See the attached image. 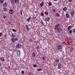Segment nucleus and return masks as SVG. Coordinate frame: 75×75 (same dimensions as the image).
<instances>
[{
    "label": "nucleus",
    "mask_w": 75,
    "mask_h": 75,
    "mask_svg": "<svg viewBox=\"0 0 75 75\" xmlns=\"http://www.w3.org/2000/svg\"><path fill=\"white\" fill-rule=\"evenodd\" d=\"M18 39L17 38L15 39V37H13L12 38L11 40L12 42H15L16 41H18Z\"/></svg>",
    "instance_id": "f257e3e1"
},
{
    "label": "nucleus",
    "mask_w": 75,
    "mask_h": 75,
    "mask_svg": "<svg viewBox=\"0 0 75 75\" xmlns=\"http://www.w3.org/2000/svg\"><path fill=\"white\" fill-rule=\"evenodd\" d=\"M9 13L10 14H13L14 13V11L12 9H10L9 11Z\"/></svg>",
    "instance_id": "f03ea898"
},
{
    "label": "nucleus",
    "mask_w": 75,
    "mask_h": 75,
    "mask_svg": "<svg viewBox=\"0 0 75 75\" xmlns=\"http://www.w3.org/2000/svg\"><path fill=\"white\" fill-rule=\"evenodd\" d=\"M21 45L20 44H18L16 46V48H21Z\"/></svg>",
    "instance_id": "7ed1b4c3"
},
{
    "label": "nucleus",
    "mask_w": 75,
    "mask_h": 75,
    "mask_svg": "<svg viewBox=\"0 0 75 75\" xmlns=\"http://www.w3.org/2000/svg\"><path fill=\"white\" fill-rule=\"evenodd\" d=\"M16 54H17V55L18 57H20V51L19 50H17L16 52Z\"/></svg>",
    "instance_id": "20e7f679"
},
{
    "label": "nucleus",
    "mask_w": 75,
    "mask_h": 75,
    "mask_svg": "<svg viewBox=\"0 0 75 75\" xmlns=\"http://www.w3.org/2000/svg\"><path fill=\"white\" fill-rule=\"evenodd\" d=\"M57 31L59 33H61L62 31L61 28V27H59L57 29Z\"/></svg>",
    "instance_id": "39448f33"
},
{
    "label": "nucleus",
    "mask_w": 75,
    "mask_h": 75,
    "mask_svg": "<svg viewBox=\"0 0 75 75\" xmlns=\"http://www.w3.org/2000/svg\"><path fill=\"white\" fill-rule=\"evenodd\" d=\"M59 25V24H57L56 25L55 27V30H57L58 29V27Z\"/></svg>",
    "instance_id": "423d86ee"
},
{
    "label": "nucleus",
    "mask_w": 75,
    "mask_h": 75,
    "mask_svg": "<svg viewBox=\"0 0 75 75\" xmlns=\"http://www.w3.org/2000/svg\"><path fill=\"white\" fill-rule=\"evenodd\" d=\"M32 55L33 57H35L36 56V54H35V53L33 52L32 54Z\"/></svg>",
    "instance_id": "0eeeda50"
},
{
    "label": "nucleus",
    "mask_w": 75,
    "mask_h": 75,
    "mask_svg": "<svg viewBox=\"0 0 75 75\" xmlns=\"http://www.w3.org/2000/svg\"><path fill=\"white\" fill-rule=\"evenodd\" d=\"M61 67H62V65L61 64H59L58 65V67L59 69H61Z\"/></svg>",
    "instance_id": "6e6552de"
},
{
    "label": "nucleus",
    "mask_w": 75,
    "mask_h": 75,
    "mask_svg": "<svg viewBox=\"0 0 75 75\" xmlns=\"http://www.w3.org/2000/svg\"><path fill=\"white\" fill-rule=\"evenodd\" d=\"M50 17H48L47 18H45V20H46V21H48L50 20Z\"/></svg>",
    "instance_id": "1a4fd4ad"
},
{
    "label": "nucleus",
    "mask_w": 75,
    "mask_h": 75,
    "mask_svg": "<svg viewBox=\"0 0 75 75\" xmlns=\"http://www.w3.org/2000/svg\"><path fill=\"white\" fill-rule=\"evenodd\" d=\"M0 60H1V61H2V62H4V60H5L4 59V57H1L0 58Z\"/></svg>",
    "instance_id": "9d476101"
},
{
    "label": "nucleus",
    "mask_w": 75,
    "mask_h": 75,
    "mask_svg": "<svg viewBox=\"0 0 75 75\" xmlns=\"http://www.w3.org/2000/svg\"><path fill=\"white\" fill-rule=\"evenodd\" d=\"M25 27H26V28L27 30V31H30V29H29V28H28V25H26Z\"/></svg>",
    "instance_id": "9b49d317"
},
{
    "label": "nucleus",
    "mask_w": 75,
    "mask_h": 75,
    "mask_svg": "<svg viewBox=\"0 0 75 75\" xmlns=\"http://www.w3.org/2000/svg\"><path fill=\"white\" fill-rule=\"evenodd\" d=\"M11 2L12 4H14V0H11Z\"/></svg>",
    "instance_id": "f8f14e48"
},
{
    "label": "nucleus",
    "mask_w": 75,
    "mask_h": 75,
    "mask_svg": "<svg viewBox=\"0 0 75 75\" xmlns=\"http://www.w3.org/2000/svg\"><path fill=\"white\" fill-rule=\"evenodd\" d=\"M61 45H59L57 47V48L58 50H61L62 48Z\"/></svg>",
    "instance_id": "ddd939ff"
},
{
    "label": "nucleus",
    "mask_w": 75,
    "mask_h": 75,
    "mask_svg": "<svg viewBox=\"0 0 75 75\" xmlns=\"http://www.w3.org/2000/svg\"><path fill=\"white\" fill-rule=\"evenodd\" d=\"M71 14L72 16H74V14H75V12H74V11H72L71 12Z\"/></svg>",
    "instance_id": "4468645a"
},
{
    "label": "nucleus",
    "mask_w": 75,
    "mask_h": 75,
    "mask_svg": "<svg viewBox=\"0 0 75 75\" xmlns=\"http://www.w3.org/2000/svg\"><path fill=\"white\" fill-rule=\"evenodd\" d=\"M7 3L6 2L3 5V7H5L6 6H7Z\"/></svg>",
    "instance_id": "2eb2a0df"
},
{
    "label": "nucleus",
    "mask_w": 75,
    "mask_h": 75,
    "mask_svg": "<svg viewBox=\"0 0 75 75\" xmlns=\"http://www.w3.org/2000/svg\"><path fill=\"white\" fill-rule=\"evenodd\" d=\"M55 61L56 62H57V63H59V59H55Z\"/></svg>",
    "instance_id": "dca6fc26"
},
{
    "label": "nucleus",
    "mask_w": 75,
    "mask_h": 75,
    "mask_svg": "<svg viewBox=\"0 0 75 75\" xmlns=\"http://www.w3.org/2000/svg\"><path fill=\"white\" fill-rule=\"evenodd\" d=\"M71 28V26H69L67 28V31H69Z\"/></svg>",
    "instance_id": "f3484780"
},
{
    "label": "nucleus",
    "mask_w": 75,
    "mask_h": 75,
    "mask_svg": "<svg viewBox=\"0 0 75 75\" xmlns=\"http://www.w3.org/2000/svg\"><path fill=\"white\" fill-rule=\"evenodd\" d=\"M4 37L5 39H7L8 37L7 34H6L5 35Z\"/></svg>",
    "instance_id": "a211bd4d"
},
{
    "label": "nucleus",
    "mask_w": 75,
    "mask_h": 75,
    "mask_svg": "<svg viewBox=\"0 0 75 75\" xmlns=\"http://www.w3.org/2000/svg\"><path fill=\"white\" fill-rule=\"evenodd\" d=\"M30 19H31V17H29L27 18V21L28 22H30Z\"/></svg>",
    "instance_id": "6ab92c4d"
},
{
    "label": "nucleus",
    "mask_w": 75,
    "mask_h": 75,
    "mask_svg": "<svg viewBox=\"0 0 75 75\" xmlns=\"http://www.w3.org/2000/svg\"><path fill=\"white\" fill-rule=\"evenodd\" d=\"M43 5H44V2L42 3L40 5V7H42V6H43Z\"/></svg>",
    "instance_id": "aec40b11"
},
{
    "label": "nucleus",
    "mask_w": 75,
    "mask_h": 75,
    "mask_svg": "<svg viewBox=\"0 0 75 75\" xmlns=\"http://www.w3.org/2000/svg\"><path fill=\"white\" fill-rule=\"evenodd\" d=\"M69 42H70V43L72 42V39H69Z\"/></svg>",
    "instance_id": "412c9836"
},
{
    "label": "nucleus",
    "mask_w": 75,
    "mask_h": 75,
    "mask_svg": "<svg viewBox=\"0 0 75 75\" xmlns=\"http://www.w3.org/2000/svg\"><path fill=\"white\" fill-rule=\"evenodd\" d=\"M66 17L67 18H69V15L68 14V13H67L66 14Z\"/></svg>",
    "instance_id": "4be33fe9"
},
{
    "label": "nucleus",
    "mask_w": 75,
    "mask_h": 75,
    "mask_svg": "<svg viewBox=\"0 0 75 75\" xmlns=\"http://www.w3.org/2000/svg\"><path fill=\"white\" fill-rule=\"evenodd\" d=\"M46 57L45 56L42 57V59L43 60H44V61H45V60H46Z\"/></svg>",
    "instance_id": "5701e85b"
},
{
    "label": "nucleus",
    "mask_w": 75,
    "mask_h": 75,
    "mask_svg": "<svg viewBox=\"0 0 75 75\" xmlns=\"http://www.w3.org/2000/svg\"><path fill=\"white\" fill-rule=\"evenodd\" d=\"M67 10V7H64L63 8V11H66Z\"/></svg>",
    "instance_id": "b1692460"
},
{
    "label": "nucleus",
    "mask_w": 75,
    "mask_h": 75,
    "mask_svg": "<svg viewBox=\"0 0 75 75\" xmlns=\"http://www.w3.org/2000/svg\"><path fill=\"white\" fill-rule=\"evenodd\" d=\"M19 0H15V3L16 4L17 3H18Z\"/></svg>",
    "instance_id": "393cba45"
},
{
    "label": "nucleus",
    "mask_w": 75,
    "mask_h": 75,
    "mask_svg": "<svg viewBox=\"0 0 75 75\" xmlns=\"http://www.w3.org/2000/svg\"><path fill=\"white\" fill-rule=\"evenodd\" d=\"M45 15H46V16H48V12H47V11H46L45 12Z\"/></svg>",
    "instance_id": "a878e982"
},
{
    "label": "nucleus",
    "mask_w": 75,
    "mask_h": 75,
    "mask_svg": "<svg viewBox=\"0 0 75 75\" xmlns=\"http://www.w3.org/2000/svg\"><path fill=\"white\" fill-rule=\"evenodd\" d=\"M71 51H74V48L71 47L70 49Z\"/></svg>",
    "instance_id": "bb28decb"
},
{
    "label": "nucleus",
    "mask_w": 75,
    "mask_h": 75,
    "mask_svg": "<svg viewBox=\"0 0 75 75\" xmlns=\"http://www.w3.org/2000/svg\"><path fill=\"white\" fill-rule=\"evenodd\" d=\"M4 0H0V1L1 3H3V2H4Z\"/></svg>",
    "instance_id": "cd10ccee"
},
{
    "label": "nucleus",
    "mask_w": 75,
    "mask_h": 75,
    "mask_svg": "<svg viewBox=\"0 0 75 75\" xmlns=\"http://www.w3.org/2000/svg\"><path fill=\"white\" fill-rule=\"evenodd\" d=\"M56 16H57V17H59V14L58 13H57L56 14Z\"/></svg>",
    "instance_id": "c85d7f7f"
},
{
    "label": "nucleus",
    "mask_w": 75,
    "mask_h": 75,
    "mask_svg": "<svg viewBox=\"0 0 75 75\" xmlns=\"http://www.w3.org/2000/svg\"><path fill=\"white\" fill-rule=\"evenodd\" d=\"M4 11H7V8H6V7L4 8Z\"/></svg>",
    "instance_id": "c756f323"
},
{
    "label": "nucleus",
    "mask_w": 75,
    "mask_h": 75,
    "mask_svg": "<svg viewBox=\"0 0 75 75\" xmlns=\"http://www.w3.org/2000/svg\"><path fill=\"white\" fill-rule=\"evenodd\" d=\"M72 33V30H70L69 31V33L70 34H71Z\"/></svg>",
    "instance_id": "7c9ffc66"
},
{
    "label": "nucleus",
    "mask_w": 75,
    "mask_h": 75,
    "mask_svg": "<svg viewBox=\"0 0 75 75\" xmlns=\"http://www.w3.org/2000/svg\"><path fill=\"white\" fill-rule=\"evenodd\" d=\"M41 24H42L43 25H44V22H43L42 21L41 22Z\"/></svg>",
    "instance_id": "2f4dec72"
},
{
    "label": "nucleus",
    "mask_w": 75,
    "mask_h": 75,
    "mask_svg": "<svg viewBox=\"0 0 75 75\" xmlns=\"http://www.w3.org/2000/svg\"><path fill=\"white\" fill-rule=\"evenodd\" d=\"M12 31H13V32H16L17 31L16 30L14 29H12Z\"/></svg>",
    "instance_id": "473e14b6"
},
{
    "label": "nucleus",
    "mask_w": 75,
    "mask_h": 75,
    "mask_svg": "<svg viewBox=\"0 0 75 75\" xmlns=\"http://www.w3.org/2000/svg\"><path fill=\"white\" fill-rule=\"evenodd\" d=\"M62 44L63 45H66V42H62Z\"/></svg>",
    "instance_id": "72a5a7b5"
},
{
    "label": "nucleus",
    "mask_w": 75,
    "mask_h": 75,
    "mask_svg": "<svg viewBox=\"0 0 75 75\" xmlns=\"http://www.w3.org/2000/svg\"><path fill=\"white\" fill-rule=\"evenodd\" d=\"M38 71H42V69L41 68L39 69L38 70Z\"/></svg>",
    "instance_id": "f704fd0d"
},
{
    "label": "nucleus",
    "mask_w": 75,
    "mask_h": 75,
    "mask_svg": "<svg viewBox=\"0 0 75 75\" xmlns=\"http://www.w3.org/2000/svg\"><path fill=\"white\" fill-rule=\"evenodd\" d=\"M21 73L22 74H23V75H24V71H22Z\"/></svg>",
    "instance_id": "c9c22d12"
},
{
    "label": "nucleus",
    "mask_w": 75,
    "mask_h": 75,
    "mask_svg": "<svg viewBox=\"0 0 75 75\" xmlns=\"http://www.w3.org/2000/svg\"><path fill=\"white\" fill-rule=\"evenodd\" d=\"M41 16H44V13H41Z\"/></svg>",
    "instance_id": "e433bc0d"
},
{
    "label": "nucleus",
    "mask_w": 75,
    "mask_h": 75,
    "mask_svg": "<svg viewBox=\"0 0 75 75\" xmlns=\"http://www.w3.org/2000/svg\"><path fill=\"white\" fill-rule=\"evenodd\" d=\"M51 2H50L49 3V6H51Z\"/></svg>",
    "instance_id": "4c0bfd02"
},
{
    "label": "nucleus",
    "mask_w": 75,
    "mask_h": 75,
    "mask_svg": "<svg viewBox=\"0 0 75 75\" xmlns=\"http://www.w3.org/2000/svg\"><path fill=\"white\" fill-rule=\"evenodd\" d=\"M73 33H75V29H73Z\"/></svg>",
    "instance_id": "58836bf2"
},
{
    "label": "nucleus",
    "mask_w": 75,
    "mask_h": 75,
    "mask_svg": "<svg viewBox=\"0 0 75 75\" xmlns=\"http://www.w3.org/2000/svg\"><path fill=\"white\" fill-rule=\"evenodd\" d=\"M21 15H22L23 14L22 13V10H21L20 11Z\"/></svg>",
    "instance_id": "ea45409f"
},
{
    "label": "nucleus",
    "mask_w": 75,
    "mask_h": 75,
    "mask_svg": "<svg viewBox=\"0 0 75 75\" xmlns=\"http://www.w3.org/2000/svg\"><path fill=\"white\" fill-rule=\"evenodd\" d=\"M12 36L13 37H16L15 35H14L13 34H12Z\"/></svg>",
    "instance_id": "a19ab883"
},
{
    "label": "nucleus",
    "mask_w": 75,
    "mask_h": 75,
    "mask_svg": "<svg viewBox=\"0 0 75 75\" xmlns=\"http://www.w3.org/2000/svg\"><path fill=\"white\" fill-rule=\"evenodd\" d=\"M29 41L30 42H32V39H30L29 40Z\"/></svg>",
    "instance_id": "79ce46f5"
},
{
    "label": "nucleus",
    "mask_w": 75,
    "mask_h": 75,
    "mask_svg": "<svg viewBox=\"0 0 75 75\" xmlns=\"http://www.w3.org/2000/svg\"><path fill=\"white\" fill-rule=\"evenodd\" d=\"M8 23L10 25H11V21H9L8 22Z\"/></svg>",
    "instance_id": "37998d69"
},
{
    "label": "nucleus",
    "mask_w": 75,
    "mask_h": 75,
    "mask_svg": "<svg viewBox=\"0 0 75 75\" xmlns=\"http://www.w3.org/2000/svg\"><path fill=\"white\" fill-rule=\"evenodd\" d=\"M37 48H38V49H39L40 48V46L39 45H38L37 47Z\"/></svg>",
    "instance_id": "c03bdc74"
},
{
    "label": "nucleus",
    "mask_w": 75,
    "mask_h": 75,
    "mask_svg": "<svg viewBox=\"0 0 75 75\" xmlns=\"http://www.w3.org/2000/svg\"><path fill=\"white\" fill-rule=\"evenodd\" d=\"M53 12H55V9H53Z\"/></svg>",
    "instance_id": "a18cd8bd"
},
{
    "label": "nucleus",
    "mask_w": 75,
    "mask_h": 75,
    "mask_svg": "<svg viewBox=\"0 0 75 75\" xmlns=\"http://www.w3.org/2000/svg\"><path fill=\"white\" fill-rule=\"evenodd\" d=\"M69 2V3H71V1H72V0H68Z\"/></svg>",
    "instance_id": "49530a36"
},
{
    "label": "nucleus",
    "mask_w": 75,
    "mask_h": 75,
    "mask_svg": "<svg viewBox=\"0 0 75 75\" xmlns=\"http://www.w3.org/2000/svg\"><path fill=\"white\" fill-rule=\"evenodd\" d=\"M1 36H2V33H0V37H1Z\"/></svg>",
    "instance_id": "de8ad7c7"
},
{
    "label": "nucleus",
    "mask_w": 75,
    "mask_h": 75,
    "mask_svg": "<svg viewBox=\"0 0 75 75\" xmlns=\"http://www.w3.org/2000/svg\"><path fill=\"white\" fill-rule=\"evenodd\" d=\"M33 67H37V65H36L35 64L33 65Z\"/></svg>",
    "instance_id": "09e8293b"
},
{
    "label": "nucleus",
    "mask_w": 75,
    "mask_h": 75,
    "mask_svg": "<svg viewBox=\"0 0 75 75\" xmlns=\"http://www.w3.org/2000/svg\"><path fill=\"white\" fill-rule=\"evenodd\" d=\"M8 68H9V69H10V66H8Z\"/></svg>",
    "instance_id": "8fccbe9b"
},
{
    "label": "nucleus",
    "mask_w": 75,
    "mask_h": 75,
    "mask_svg": "<svg viewBox=\"0 0 75 75\" xmlns=\"http://www.w3.org/2000/svg\"><path fill=\"white\" fill-rule=\"evenodd\" d=\"M1 63H0V66H1Z\"/></svg>",
    "instance_id": "3c124183"
},
{
    "label": "nucleus",
    "mask_w": 75,
    "mask_h": 75,
    "mask_svg": "<svg viewBox=\"0 0 75 75\" xmlns=\"http://www.w3.org/2000/svg\"><path fill=\"white\" fill-rule=\"evenodd\" d=\"M3 18H6V17H5V16H4L3 17Z\"/></svg>",
    "instance_id": "603ef678"
},
{
    "label": "nucleus",
    "mask_w": 75,
    "mask_h": 75,
    "mask_svg": "<svg viewBox=\"0 0 75 75\" xmlns=\"http://www.w3.org/2000/svg\"><path fill=\"white\" fill-rule=\"evenodd\" d=\"M54 1H57V0H54Z\"/></svg>",
    "instance_id": "864d4df0"
},
{
    "label": "nucleus",
    "mask_w": 75,
    "mask_h": 75,
    "mask_svg": "<svg viewBox=\"0 0 75 75\" xmlns=\"http://www.w3.org/2000/svg\"><path fill=\"white\" fill-rule=\"evenodd\" d=\"M0 74H1V73L0 72Z\"/></svg>",
    "instance_id": "5fc2aeb1"
}]
</instances>
